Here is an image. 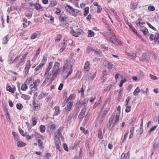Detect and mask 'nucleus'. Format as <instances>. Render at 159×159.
<instances>
[{
    "label": "nucleus",
    "mask_w": 159,
    "mask_h": 159,
    "mask_svg": "<svg viewBox=\"0 0 159 159\" xmlns=\"http://www.w3.org/2000/svg\"><path fill=\"white\" fill-rule=\"evenodd\" d=\"M38 143L39 148H44L43 144V141L40 139L38 140Z\"/></svg>",
    "instance_id": "nucleus-19"
},
{
    "label": "nucleus",
    "mask_w": 159,
    "mask_h": 159,
    "mask_svg": "<svg viewBox=\"0 0 159 159\" xmlns=\"http://www.w3.org/2000/svg\"><path fill=\"white\" fill-rule=\"evenodd\" d=\"M67 103L66 106L65 107V110L69 111L73 105V102L71 101L66 102Z\"/></svg>",
    "instance_id": "nucleus-11"
},
{
    "label": "nucleus",
    "mask_w": 159,
    "mask_h": 159,
    "mask_svg": "<svg viewBox=\"0 0 159 159\" xmlns=\"http://www.w3.org/2000/svg\"><path fill=\"white\" fill-rule=\"evenodd\" d=\"M50 75L48 74L46 78L45 79L44 81H43V85L44 86L47 84V83L48 82L50 78Z\"/></svg>",
    "instance_id": "nucleus-23"
},
{
    "label": "nucleus",
    "mask_w": 159,
    "mask_h": 159,
    "mask_svg": "<svg viewBox=\"0 0 159 159\" xmlns=\"http://www.w3.org/2000/svg\"><path fill=\"white\" fill-rule=\"evenodd\" d=\"M49 127L52 130L54 129L55 128V125L53 124L49 125Z\"/></svg>",
    "instance_id": "nucleus-61"
},
{
    "label": "nucleus",
    "mask_w": 159,
    "mask_h": 159,
    "mask_svg": "<svg viewBox=\"0 0 159 159\" xmlns=\"http://www.w3.org/2000/svg\"><path fill=\"white\" fill-rule=\"evenodd\" d=\"M31 66L30 60H29L27 62L25 66L24 70V72L25 75H27L29 72V69Z\"/></svg>",
    "instance_id": "nucleus-8"
},
{
    "label": "nucleus",
    "mask_w": 159,
    "mask_h": 159,
    "mask_svg": "<svg viewBox=\"0 0 159 159\" xmlns=\"http://www.w3.org/2000/svg\"><path fill=\"white\" fill-rule=\"evenodd\" d=\"M26 145V144L25 143H23L22 141H18L17 143V146L18 147H24Z\"/></svg>",
    "instance_id": "nucleus-18"
},
{
    "label": "nucleus",
    "mask_w": 159,
    "mask_h": 159,
    "mask_svg": "<svg viewBox=\"0 0 159 159\" xmlns=\"http://www.w3.org/2000/svg\"><path fill=\"white\" fill-rule=\"evenodd\" d=\"M87 110V108H86L85 107H83V108L81 110L80 113L82 114H85V112Z\"/></svg>",
    "instance_id": "nucleus-50"
},
{
    "label": "nucleus",
    "mask_w": 159,
    "mask_h": 159,
    "mask_svg": "<svg viewBox=\"0 0 159 159\" xmlns=\"http://www.w3.org/2000/svg\"><path fill=\"white\" fill-rule=\"evenodd\" d=\"M81 75V72L80 71H77V73H76V75H75V76L74 77V78H79L80 77Z\"/></svg>",
    "instance_id": "nucleus-44"
},
{
    "label": "nucleus",
    "mask_w": 159,
    "mask_h": 159,
    "mask_svg": "<svg viewBox=\"0 0 159 159\" xmlns=\"http://www.w3.org/2000/svg\"><path fill=\"white\" fill-rule=\"evenodd\" d=\"M75 13V15L77 16L81 14V11L77 9L74 10V13Z\"/></svg>",
    "instance_id": "nucleus-42"
},
{
    "label": "nucleus",
    "mask_w": 159,
    "mask_h": 159,
    "mask_svg": "<svg viewBox=\"0 0 159 159\" xmlns=\"http://www.w3.org/2000/svg\"><path fill=\"white\" fill-rule=\"evenodd\" d=\"M38 85V84L36 82L34 83L33 84H31L30 85V89L33 91H35L37 89V86Z\"/></svg>",
    "instance_id": "nucleus-14"
},
{
    "label": "nucleus",
    "mask_w": 159,
    "mask_h": 159,
    "mask_svg": "<svg viewBox=\"0 0 159 159\" xmlns=\"http://www.w3.org/2000/svg\"><path fill=\"white\" fill-rule=\"evenodd\" d=\"M98 10H97V12L98 13H100L102 10V8L101 7V6L100 5L98 6Z\"/></svg>",
    "instance_id": "nucleus-57"
},
{
    "label": "nucleus",
    "mask_w": 159,
    "mask_h": 159,
    "mask_svg": "<svg viewBox=\"0 0 159 159\" xmlns=\"http://www.w3.org/2000/svg\"><path fill=\"white\" fill-rule=\"evenodd\" d=\"M55 111L54 113V115L55 116L58 115L59 113V108L58 106H56L55 107Z\"/></svg>",
    "instance_id": "nucleus-30"
},
{
    "label": "nucleus",
    "mask_w": 159,
    "mask_h": 159,
    "mask_svg": "<svg viewBox=\"0 0 159 159\" xmlns=\"http://www.w3.org/2000/svg\"><path fill=\"white\" fill-rule=\"evenodd\" d=\"M14 139L15 141H16L17 142H18V141H19V138L17 134V135H15V136H14Z\"/></svg>",
    "instance_id": "nucleus-63"
},
{
    "label": "nucleus",
    "mask_w": 159,
    "mask_h": 159,
    "mask_svg": "<svg viewBox=\"0 0 159 159\" xmlns=\"http://www.w3.org/2000/svg\"><path fill=\"white\" fill-rule=\"evenodd\" d=\"M131 110V107L129 106H127L125 109V112H129Z\"/></svg>",
    "instance_id": "nucleus-48"
},
{
    "label": "nucleus",
    "mask_w": 159,
    "mask_h": 159,
    "mask_svg": "<svg viewBox=\"0 0 159 159\" xmlns=\"http://www.w3.org/2000/svg\"><path fill=\"white\" fill-rule=\"evenodd\" d=\"M153 147L154 148L157 149L159 147V141L156 142L154 143Z\"/></svg>",
    "instance_id": "nucleus-41"
},
{
    "label": "nucleus",
    "mask_w": 159,
    "mask_h": 159,
    "mask_svg": "<svg viewBox=\"0 0 159 159\" xmlns=\"http://www.w3.org/2000/svg\"><path fill=\"white\" fill-rule=\"evenodd\" d=\"M81 30L79 29H72L70 31L71 34L75 37H78L81 34Z\"/></svg>",
    "instance_id": "nucleus-7"
},
{
    "label": "nucleus",
    "mask_w": 159,
    "mask_h": 159,
    "mask_svg": "<svg viewBox=\"0 0 159 159\" xmlns=\"http://www.w3.org/2000/svg\"><path fill=\"white\" fill-rule=\"evenodd\" d=\"M98 137L100 139H102L103 138L101 131H99L98 134Z\"/></svg>",
    "instance_id": "nucleus-49"
},
{
    "label": "nucleus",
    "mask_w": 159,
    "mask_h": 159,
    "mask_svg": "<svg viewBox=\"0 0 159 159\" xmlns=\"http://www.w3.org/2000/svg\"><path fill=\"white\" fill-rule=\"evenodd\" d=\"M122 95V90L120 89L118 93V95L117 98V100L119 101L121 99Z\"/></svg>",
    "instance_id": "nucleus-24"
},
{
    "label": "nucleus",
    "mask_w": 159,
    "mask_h": 159,
    "mask_svg": "<svg viewBox=\"0 0 159 159\" xmlns=\"http://www.w3.org/2000/svg\"><path fill=\"white\" fill-rule=\"evenodd\" d=\"M37 118L36 117H34L32 119V122L33 125H35L37 123Z\"/></svg>",
    "instance_id": "nucleus-52"
},
{
    "label": "nucleus",
    "mask_w": 159,
    "mask_h": 159,
    "mask_svg": "<svg viewBox=\"0 0 159 159\" xmlns=\"http://www.w3.org/2000/svg\"><path fill=\"white\" fill-rule=\"evenodd\" d=\"M113 65L111 63H108V68L109 70H111L113 67Z\"/></svg>",
    "instance_id": "nucleus-58"
},
{
    "label": "nucleus",
    "mask_w": 159,
    "mask_h": 159,
    "mask_svg": "<svg viewBox=\"0 0 159 159\" xmlns=\"http://www.w3.org/2000/svg\"><path fill=\"white\" fill-rule=\"evenodd\" d=\"M34 8L37 11L41 10L43 8L38 3H35Z\"/></svg>",
    "instance_id": "nucleus-22"
},
{
    "label": "nucleus",
    "mask_w": 159,
    "mask_h": 159,
    "mask_svg": "<svg viewBox=\"0 0 159 159\" xmlns=\"http://www.w3.org/2000/svg\"><path fill=\"white\" fill-rule=\"evenodd\" d=\"M100 106V104H98V103L97 102H96L94 104V105L93 106V109L96 108L98 106Z\"/></svg>",
    "instance_id": "nucleus-56"
},
{
    "label": "nucleus",
    "mask_w": 159,
    "mask_h": 159,
    "mask_svg": "<svg viewBox=\"0 0 159 159\" xmlns=\"http://www.w3.org/2000/svg\"><path fill=\"white\" fill-rule=\"evenodd\" d=\"M48 95V93H42L39 96L40 98H45Z\"/></svg>",
    "instance_id": "nucleus-32"
},
{
    "label": "nucleus",
    "mask_w": 159,
    "mask_h": 159,
    "mask_svg": "<svg viewBox=\"0 0 159 159\" xmlns=\"http://www.w3.org/2000/svg\"><path fill=\"white\" fill-rule=\"evenodd\" d=\"M44 65L43 63H41L39 65L35 68V70L37 71L38 70H39Z\"/></svg>",
    "instance_id": "nucleus-35"
},
{
    "label": "nucleus",
    "mask_w": 159,
    "mask_h": 159,
    "mask_svg": "<svg viewBox=\"0 0 159 159\" xmlns=\"http://www.w3.org/2000/svg\"><path fill=\"white\" fill-rule=\"evenodd\" d=\"M75 94H71L69 96L68 99L66 100V99L64 102V103H63L62 105V106L64 107L65 106L66 104V102H68L70 101L73 98H75Z\"/></svg>",
    "instance_id": "nucleus-9"
},
{
    "label": "nucleus",
    "mask_w": 159,
    "mask_h": 159,
    "mask_svg": "<svg viewBox=\"0 0 159 159\" xmlns=\"http://www.w3.org/2000/svg\"><path fill=\"white\" fill-rule=\"evenodd\" d=\"M7 91L12 93H14L16 90L15 88H11L10 86H8L7 87Z\"/></svg>",
    "instance_id": "nucleus-20"
},
{
    "label": "nucleus",
    "mask_w": 159,
    "mask_h": 159,
    "mask_svg": "<svg viewBox=\"0 0 159 159\" xmlns=\"http://www.w3.org/2000/svg\"><path fill=\"white\" fill-rule=\"evenodd\" d=\"M140 30L142 32L144 35H147L148 33V30L144 26H142L140 25Z\"/></svg>",
    "instance_id": "nucleus-15"
},
{
    "label": "nucleus",
    "mask_w": 159,
    "mask_h": 159,
    "mask_svg": "<svg viewBox=\"0 0 159 159\" xmlns=\"http://www.w3.org/2000/svg\"><path fill=\"white\" fill-rule=\"evenodd\" d=\"M63 129V127H60L57 130V132H58L59 135L60 137H61L62 136L61 132L62 131Z\"/></svg>",
    "instance_id": "nucleus-37"
},
{
    "label": "nucleus",
    "mask_w": 159,
    "mask_h": 159,
    "mask_svg": "<svg viewBox=\"0 0 159 159\" xmlns=\"http://www.w3.org/2000/svg\"><path fill=\"white\" fill-rule=\"evenodd\" d=\"M81 104L82 103L78 101L76 103V107L79 108L80 107L82 106L81 105Z\"/></svg>",
    "instance_id": "nucleus-53"
},
{
    "label": "nucleus",
    "mask_w": 159,
    "mask_h": 159,
    "mask_svg": "<svg viewBox=\"0 0 159 159\" xmlns=\"http://www.w3.org/2000/svg\"><path fill=\"white\" fill-rule=\"evenodd\" d=\"M54 141L56 148L59 151H61L60 147L61 146V143L59 138L58 137H56L54 139Z\"/></svg>",
    "instance_id": "nucleus-6"
},
{
    "label": "nucleus",
    "mask_w": 159,
    "mask_h": 159,
    "mask_svg": "<svg viewBox=\"0 0 159 159\" xmlns=\"http://www.w3.org/2000/svg\"><path fill=\"white\" fill-rule=\"evenodd\" d=\"M92 48L90 47V46H88L87 52L88 53H89L92 50Z\"/></svg>",
    "instance_id": "nucleus-60"
},
{
    "label": "nucleus",
    "mask_w": 159,
    "mask_h": 159,
    "mask_svg": "<svg viewBox=\"0 0 159 159\" xmlns=\"http://www.w3.org/2000/svg\"><path fill=\"white\" fill-rule=\"evenodd\" d=\"M147 23L150 28L152 29L155 31L156 30V29L155 27H153L152 25L149 23L147 22Z\"/></svg>",
    "instance_id": "nucleus-54"
},
{
    "label": "nucleus",
    "mask_w": 159,
    "mask_h": 159,
    "mask_svg": "<svg viewBox=\"0 0 159 159\" xmlns=\"http://www.w3.org/2000/svg\"><path fill=\"white\" fill-rule=\"evenodd\" d=\"M148 9L150 11H153L155 9L154 7L152 6H149L148 7Z\"/></svg>",
    "instance_id": "nucleus-45"
},
{
    "label": "nucleus",
    "mask_w": 159,
    "mask_h": 159,
    "mask_svg": "<svg viewBox=\"0 0 159 159\" xmlns=\"http://www.w3.org/2000/svg\"><path fill=\"white\" fill-rule=\"evenodd\" d=\"M149 77L152 80H158V78L157 77L153 75L152 74H150L149 75Z\"/></svg>",
    "instance_id": "nucleus-39"
},
{
    "label": "nucleus",
    "mask_w": 159,
    "mask_h": 159,
    "mask_svg": "<svg viewBox=\"0 0 159 159\" xmlns=\"http://www.w3.org/2000/svg\"><path fill=\"white\" fill-rule=\"evenodd\" d=\"M88 34H89V37H92L94 35V33L92 30H89Z\"/></svg>",
    "instance_id": "nucleus-38"
},
{
    "label": "nucleus",
    "mask_w": 159,
    "mask_h": 159,
    "mask_svg": "<svg viewBox=\"0 0 159 159\" xmlns=\"http://www.w3.org/2000/svg\"><path fill=\"white\" fill-rule=\"evenodd\" d=\"M127 55L131 58L134 59L136 57V54L132 53H128Z\"/></svg>",
    "instance_id": "nucleus-21"
},
{
    "label": "nucleus",
    "mask_w": 159,
    "mask_h": 159,
    "mask_svg": "<svg viewBox=\"0 0 159 159\" xmlns=\"http://www.w3.org/2000/svg\"><path fill=\"white\" fill-rule=\"evenodd\" d=\"M8 36L7 35L6 36L3 38V41H4V43L6 44V43H7V41H8Z\"/></svg>",
    "instance_id": "nucleus-47"
},
{
    "label": "nucleus",
    "mask_w": 159,
    "mask_h": 159,
    "mask_svg": "<svg viewBox=\"0 0 159 159\" xmlns=\"http://www.w3.org/2000/svg\"><path fill=\"white\" fill-rule=\"evenodd\" d=\"M137 4L135 3V4H131L130 6V7L131 9H134L137 8Z\"/></svg>",
    "instance_id": "nucleus-40"
},
{
    "label": "nucleus",
    "mask_w": 159,
    "mask_h": 159,
    "mask_svg": "<svg viewBox=\"0 0 159 159\" xmlns=\"http://www.w3.org/2000/svg\"><path fill=\"white\" fill-rule=\"evenodd\" d=\"M72 66L70 61H67L65 62L63 68V72H68L67 75L66 76L65 79L67 78L72 72Z\"/></svg>",
    "instance_id": "nucleus-1"
},
{
    "label": "nucleus",
    "mask_w": 159,
    "mask_h": 159,
    "mask_svg": "<svg viewBox=\"0 0 159 159\" xmlns=\"http://www.w3.org/2000/svg\"><path fill=\"white\" fill-rule=\"evenodd\" d=\"M90 64L89 61H86L84 64V70L85 71H87L89 70L90 68Z\"/></svg>",
    "instance_id": "nucleus-16"
},
{
    "label": "nucleus",
    "mask_w": 159,
    "mask_h": 159,
    "mask_svg": "<svg viewBox=\"0 0 159 159\" xmlns=\"http://www.w3.org/2000/svg\"><path fill=\"white\" fill-rule=\"evenodd\" d=\"M52 66V62H50L48 64V66L47 68L46 69V71L44 74L45 75H47L48 74H49V71L50 69L51 68Z\"/></svg>",
    "instance_id": "nucleus-12"
},
{
    "label": "nucleus",
    "mask_w": 159,
    "mask_h": 159,
    "mask_svg": "<svg viewBox=\"0 0 159 159\" xmlns=\"http://www.w3.org/2000/svg\"><path fill=\"white\" fill-rule=\"evenodd\" d=\"M66 10L71 14H74V9L71 7L69 5H67L65 7Z\"/></svg>",
    "instance_id": "nucleus-17"
},
{
    "label": "nucleus",
    "mask_w": 159,
    "mask_h": 159,
    "mask_svg": "<svg viewBox=\"0 0 159 159\" xmlns=\"http://www.w3.org/2000/svg\"><path fill=\"white\" fill-rule=\"evenodd\" d=\"M28 88V87L25 84H23L22 85L21 89L23 91L26 90Z\"/></svg>",
    "instance_id": "nucleus-34"
},
{
    "label": "nucleus",
    "mask_w": 159,
    "mask_h": 159,
    "mask_svg": "<svg viewBox=\"0 0 159 159\" xmlns=\"http://www.w3.org/2000/svg\"><path fill=\"white\" fill-rule=\"evenodd\" d=\"M33 105L35 110H37L39 109V105L38 104H36L35 102H33Z\"/></svg>",
    "instance_id": "nucleus-43"
},
{
    "label": "nucleus",
    "mask_w": 159,
    "mask_h": 159,
    "mask_svg": "<svg viewBox=\"0 0 159 159\" xmlns=\"http://www.w3.org/2000/svg\"><path fill=\"white\" fill-rule=\"evenodd\" d=\"M109 110V108H106L104 110V111L103 112L102 114V117H104V116L108 112V111Z\"/></svg>",
    "instance_id": "nucleus-33"
},
{
    "label": "nucleus",
    "mask_w": 159,
    "mask_h": 159,
    "mask_svg": "<svg viewBox=\"0 0 159 159\" xmlns=\"http://www.w3.org/2000/svg\"><path fill=\"white\" fill-rule=\"evenodd\" d=\"M66 41L65 39H64L63 41V43L61 44V47L59 50V52H62L65 49L66 47Z\"/></svg>",
    "instance_id": "nucleus-13"
},
{
    "label": "nucleus",
    "mask_w": 159,
    "mask_h": 159,
    "mask_svg": "<svg viewBox=\"0 0 159 159\" xmlns=\"http://www.w3.org/2000/svg\"><path fill=\"white\" fill-rule=\"evenodd\" d=\"M17 108L19 110L23 108V105L20 103H18L16 105Z\"/></svg>",
    "instance_id": "nucleus-46"
},
{
    "label": "nucleus",
    "mask_w": 159,
    "mask_h": 159,
    "mask_svg": "<svg viewBox=\"0 0 159 159\" xmlns=\"http://www.w3.org/2000/svg\"><path fill=\"white\" fill-rule=\"evenodd\" d=\"M89 12V7H86L84 8V16H86L88 14Z\"/></svg>",
    "instance_id": "nucleus-31"
},
{
    "label": "nucleus",
    "mask_w": 159,
    "mask_h": 159,
    "mask_svg": "<svg viewBox=\"0 0 159 159\" xmlns=\"http://www.w3.org/2000/svg\"><path fill=\"white\" fill-rule=\"evenodd\" d=\"M134 129V127H132L130 129V134L129 135V138L130 139L133 136V132Z\"/></svg>",
    "instance_id": "nucleus-27"
},
{
    "label": "nucleus",
    "mask_w": 159,
    "mask_h": 159,
    "mask_svg": "<svg viewBox=\"0 0 159 159\" xmlns=\"http://www.w3.org/2000/svg\"><path fill=\"white\" fill-rule=\"evenodd\" d=\"M67 19V17L65 16L61 15L59 17V20L60 21H65Z\"/></svg>",
    "instance_id": "nucleus-25"
},
{
    "label": "nucleus",
    "mask_w": 159,
    "mask_h": 159,
    "mask_svg": "<svg viewBox=\"0 0 159 159\" xmlns=\"http://www.w3.org/2000/svg\"><path fill=\"white\" fill-rule=\"evenodd\" d=\"M111 101V98L110 97L108 98L106 100L105 102V103L104 104V105L106 104H109Z\"/></svg>",
    "instance_id": "nucleus-51"
},
{
    "label": "nucleus",
    "mask_w": 159,
    "mask_h": 159,
    "mask_svg": "<svg viewBox=\"0 0 159 159\" xmlns=\"http://www.w3.org/2000/svg\"><path fill=\"white\" fill-rule=\"evenodd\" d=\"M140 91L139 87H137L133 92V94L135 96L138 95Z\"/></svg>",
    "instance_id": "nucleus-26"
},
{
    "label": "nucleus",
    "mask_w": 159,
    "mask_h": 159,
    "mask_svg": "<svg viewBox=\"0 0 159 159\" xmlns=\"http://www.w3.org/2000/svg\"><path fill=\"white\" fill-rule=\"evenodd\" d=\"M27 54H24L20 58V56H17L14 60L13 62H16V66L17 67H19L22 66L25 61V58L26 57Z\"/></svg>",
    "instance_id": "nucleus-2"
},
{
    "label": "nucleus",
    "mask_w": 159,
    "mask_h": 159,
    "mask_svg": "<svg viewBox=\"0 0 159 159\" xmlns=\"http://www.w3.org/2000/svg\"><path fill=\"white\" fill-rule=\"evenodd\" d=\"M155 39H159V34L158 33H156L154 36Z\"/></svg>",
    "instance_id": "nucleus-64"
},
{
    "label": "nucleus",
    "mask_w": 159,
    "mask_h": 159,
    "mask_svg": "<svg viewBox=\"0 0 159 159\" xmlns=\"http://www.w3.org/2000/svg\"><path fill=\"white\" fill-rule=\"evenodd\" d=\"M40 129L41 132L43 133L45 131V127L43 125H41L40 126Z\"/></svg>",
    "instance_id": "nucleus-36"
},
{
    "label": "nucleus",
    "mask_w": 159,
    "mask_h": 159,
    "mask_svg": "<svg viewBox=\"0 0 159 159\" xmlns=\"http://www.w3.org/2000/svg\"><path fill=\"white\" fill-rule=\"evenodd\" d=\"M60 63L57 62L55 63L52 70V73L53 77H56L57 75L60 73Z\"/></svg>",
    "instance_id": "nucleus-3"
},
{
    "label": "nucleus",
    "mask_w": 159,
    "mask_h": 159,
    "mask_svg": "<svg viewBox=\"0 0 159 159\" xmlns=\"http://www.w3.org/2000/svg\"><path fill=\"white\" fill-rule=\"evenodd\" d=\"M37 36V33H34L31 36V38L32 39H34L36 38Z\"/></svg>",
    "instance_id": "nucleus-55"
},
{
    "label": "nucleus",
    "mask_w": 159,
    "mask_h": 159,
    "mask_svg": "<svg viewBox=\"0 0 159 159\" xmlns=\"http://www.w3.org/2000/svg\"><path fill=\"white\" fill-rule=\"evenodd\" d=\"M119 115L116 114L115 115H112L109 120L110 125L113 127L119 121Z\"/></svg>",
    "instance_id": "nucleus-4"
},
{
    "label": "nucleus",
    "mask_w": 159,
    "mask_h": 159,
    "mask_svg": "<svg viewBox=\"0 0 159 159\" xmlns=\"http://www.w3.org/2000/svg\"><path fill=\"white\" fill-rule=\"evenodd\" d=\"M63 148L66 151H68V148L67 147V145L65 143L63 145Z\"/></svg>",
    "instance_id": "nucleus-59"
},
{
    "label": "nucleus",
    "mask_w": 159,
    "mask_h": 159,
    "mask_svg": "<svg viewBox=\"0 0 159 159\" xmlns=\"http://www.w3.org/2000/svg\"><path fill=\"white\" fill-rule=\"evenodd\" d=\"M21 98L25 100H29L30 99V97L27 95L22 94Z\"/></svg>",
    "instance_id": "nucleus-29"
},
{
    "label": "nucleus",
    "mask_w": 159,
    "mask_h": 159,
    "mask_svg": "<svg viewBox=\"0 0 159 159\" xmlns=\"http://www.w3.org/2000/svg\"><path fill=\"white\" fill-rule=\"evenodd\" d=\"M89 101L88 98H85L82 103L81 105L84 106V107H85L86 105L88 103Z\"/></svg>",
    "instance_id": "nucleus-28"
},
{
    "label": "nucleus",
    "mask_w": 159,
    "mask_h": 159,
    "mask_svg": "<svg viewBox=\"0 0 159 159\" xmlns=\"http://www.w3.org/2000/svg\"><path fill=\"white\" fill-rule=\"evenodd\" d=\"M105 22H106L105 25H106V26L107 27V30L110 31V32H109V33L110 34H112V36H113L112 39H114V40L116 41V38L115 36H114L115 34H114V32H113V31L111 29V27H110V26L109 25V24L107 23V22L106 21H105ZM112 39V38L111 37L110 38V39L109 41H110V42H112L113 43L114 42H113V41L111 40Z\"/></svg>",
    "instance_id": "nucleus-5"
},
{
    "label": "nucleus",
    "mask_w": 159,
    "mask_h": 159,
    "mask_svg": "<svg viewBox=\"0 0 159 159\" xmlns=\"http://www.w3.org/2000/svg\"><path fill=\"white\" fill-rule=\"evenodd\" d=\"M140 60L142 62H147L148 61V58L146 53H143L140 58Z\"/></svg>",
    "instance_id": "nucleus-10"
},
{
    "label": "nucleus",
    "mask_w": 159,
    "mask_h": 159,
    "mask_svg": "<svg viewBox=\"0 0 159 159\" xmlns=\"http://www.w3.org/2000/svg\"><path fill=\"white\" fill-rule=\"evenodd\" d=\"M149 38L151 40L155 39V37H154V35L152 34H150Z\"/></svg>",
    "instance_id": "nucleus-62"
}]
</instances>
